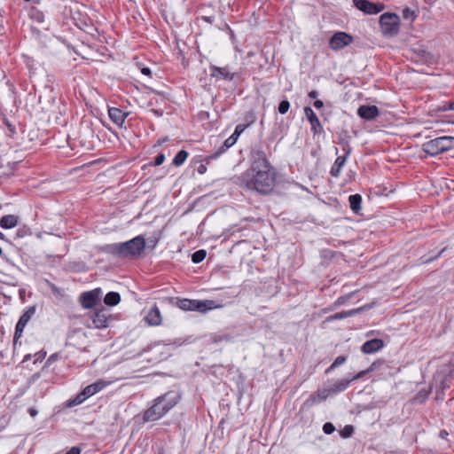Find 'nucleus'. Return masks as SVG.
Instances as JSON below:
<instances>
[{
	"mask_svg": "<svg viewBox=\"0 0 454 454\" xmlns=\"http://www.w3.org/2000/svg\"><path fill=\"white\" fill-rule=\"evenodd\" d=\"M250 160V167L233 177L234 184L244 190L261 195L270 194L276 185L277 171L262 147L252 149Z\"/></svg>",
	"mask_w": 454,
	"mask_h": 454,
	"instance_id": "1",
	"label": "nucleus"
},
{
	"mask_svg": "<svg viewBox=\"0 0 454 454\" xmlns=\"http://www.w3.org/2000/svg\"><path fill=\"white\" fill-rule=\"evenodd\" d=\"M145 249V239L138 235L126 242L109 244L102 251L119 258H136Z\"/></svg>",
	"mask_w": 454,
	"mask_h": 454,
	"instance_id": "2",
	"label": "nucleus"
},
{
	"mask_svg": "<svg viewBox=\"0 0 454 454\" xmlns=\"http://www.w3.org/2000/svg\"><path fill=\"white\" fill-rule=\"evenodd\" d=\"M180 398V394L174 390L157 397L154 404L145 411L144 421H155L160 419L177 404Z\"/></svg>",
	"mask_w": 454,
	"mask_h": 454,
	"instance_id": "3",
	"label": "nucleus"
},
{
	"mask_svg": "<svg viewBox=\"0 0 454 454\" xmlns=\"http://www.w3.org/2000/svg\"><path fill=\"white\" fill-rule=\"evenodd\" d=\"M454 148V137L443 136L430 139L422 145L423 152L429 156H436Z\"/></svg>",
	"mask_w": 454,
	"mask_h": 454,
	"instance_id": "4",
	"label": "nucleus"
},
{
	"mask_svg": "<svg viewBox=\"0 0 454 454\" xmlns=\"http://www.w3.org/2000/svg\"><path fill=\"white\" fill-rule=\"evenodd\" d=\"M400 18L393 12H385L380 17V26L385 37H394L400 31Z\"/></svg>",
	"mask_w": 454,
	"mask_h": 454,
	"instance_id": "5",
	"label": "nucleus"
},
{
	"mask_svg": "<svg viewBox=\"0 0 454 454\" xmlns=\"http://www.w3.org/2000/svg\"><path fill=\"white\" fill-rule=\"evenodd\" d=\"M177 306L183 310L199 311L202 313L221 307L220 305H215V301L212 300L200 301L190 299L179 300L177 301Z\"/></svg>",
	"mask_w": 454,
	"mask_h": 454,
	"instance_id": "6",
	"label": "nucleus"
},
{
	"mask_svg": "<svg viewBox=\"0 0 454 454\" xmlns=\"http://www.w3.org/2000/svg\"><path fill=\"white\" fill-rule=\"evenodd\" d=\"M106 382H105L102 380H99L85 387L79 394L76 395L74 398L68 400L67 406L73 407L82 403L89 397L94 395L95 394L102 390L104 387H106Z\"/></svg>",
	"mask_w": 454,
	"mask_h": 454,
	"instance_id": "7",
	"label": "nucleus"
},
{
	"mask_svg": "<svg viewBox=\"0 0 454 454\" xmlns=\"http://www.w3.org/2000/svg\"><path fill=\"white\" fill-rule=\"evenodd\" d=\"M353 41L351 35L342 31L335 32L329 40V47L333 51H340L351 44Z\"/></svg>",
	"mask_w": 454,
	"mask_h": 454,
	"instance_id": "8",
	"label": "nucleus"
},
{
	"mask_svg": "<svg viewBox=\"0 0 454 454\" xmlns=\"http://www.w3.org/2000/svg\"><path fill=\"white\" fill-rule=\"evenodd\" d=\"M354 6L365 14H377L385 9L384 4L372 3L369 0H353Z\"/></svg>",
	"mask_w": 454,
	"mask_h": 454,
	"instance_id": "9",
	"label": "nucleus"
},
{
	"mask_svg": "<svg viewBox=\"0 0 454 454\" xmlns=\"http://www.w3.org/2000/svg\"><path fill=\"white\" fill-rule=\"evenodd\" d=\"M109 318L110 315L108 311L106 309H100L91 313L90 316V323L88 324V326L98 329L106 328L108 325Z\"/></svg>",
	"mask_w": 454,
	"mask_h": 454,
	"instance_id": "10",
	"label": "nucleus"
},
{
	"mask_svg": "<svg viewBox=\"0 0 454 454\" xmlns=\"http://www.w3.org/2000/svg\"><path fill=\"white\" fill-rule=\"evenodd\" d=\"M35 310H36L35 306H30L20 316V317L15 326L14 340H17L19 338L21 337L25 326L29 322L31 317L35 315Z\"/></svg>",
	"mask_w": 454,
	"mask_h": 454,
	"instance_id": "11",
	"label": "nucleus"
},
{
	"mask_svg": "<svg viewBox=\"0 0 454 454\" xmlns=\"http://www.w3.org/2000/svg\"><path fill=\"white\" fill-rule=\"evenodd\" d=\"M100 298V290L95 289L89 292H84L81 294L80 301L82 305L86 309L94 307Z\"/></svg>",
	"mask_w": 454,
	"mask_h": 454,
	"instance_id": "12",
	"label": "nucleus"
},
{
	"mask_svg": "<svg viewBox=\"0 0 454 454\" xmlns=\"http://www.w3.org/2000/svg\"><path fill=\"white\" fill-rule=\"evenodd\" d=\"M304 114L311 125V131L314 135L321 134L324 129L317 114L309 106L304 107Z\"/></svg>",
	"mask_w": 454,
	"mask_h": 454,
	"instance_id": "13",
	"label": "nucleus"
},
{
	"mask_svg": "<svg viewBox=\"0 0 454 454\" xmlns=\"http://www.w3.org/2000/svg\"><path fill=\"white\" fill-rule=\"evenodd\" d=\"M380 114V110L376 106L363 105L357 109V115L364 120L372 121Z\"/></svg>",
	"mask_w": 454,
	"mask_h": 454,
	"instance_id": "14",
	"label": "nucleus"
},
{
	"mask_svg": "<svg viewBox=\"0 0 454 454\" xmlns=\"http://www.w3.org/2000/svg\"><path fill=\"white\" fill-rule=\"evenodd\" d=\"M329 395H331V390L327 388L318 390L309 395V397L305 401L304 406L312 407L313 405L326 400Z\"/></svg>",
	"mask_w": 454,
	"mask_h": 454,
	"instance_id": "15",
	"label": "nucleus"
},
{
	"mask_svg": "<svg viewBox=\"0 0 454 454\" xmlns=\"http://www.w3.org/2000/svg\"><path fill=\"white\" fill-rule=\"evenodd\" d=\"M211 70V77L215 78H222L223 80L227 81H232L235 76L237 75V73H231L229 68L227 67H219L215 66L210 67Z\"/></svg>",
	"mask_w": 454,
	"mask_h": 454,
	"instance_id": "16",
	"label": "nucleus"
},
{
	"mask_svg": "<svg viewBox=\"0 0 454 454\" xmlns=\"http://www.w3.org/2000/svg\"><path fill=\"white\" fill-rule=\"evenodd\" d=\"M145 322L151 326H158L161 324L162 318L157 305H153L145 317Z\"/></svg>",
	"mask_w": 454,
	"mask_h": 454,
	"instance_id": "17",
	"label": "nucleus"
},
{
	"mask_svg": "<svg viewBox=\"0 0 454 454\" xmlns=\"http://www.w3.org/2000/svg\"><path fill=\"white\" fill-rule=\"evenodd\" d=\"M384 347V341L380 339H372L365 341L361 347V351L364 354H373Z\"/></svg>",
	"mask_w": 454,
	"mask_h": 454,
	"instance_id": "18",
	"label": "nucleus"
},
{
	"mask_svg": "<svg viewBox=\"0 0 454 454\" xmlns=\"http://www.w3.org/2000/svg\"><path fill=\"white\" fill-rule=\"evenodd\" d=\"M128 114V113L123 112L121 109L117 107H110L108 109L110 120L119 127L123 125Z\"/></svg>",
	"mask_w": 454,
	"mask_h": 454,
	"instance_id": "19",
	"label": "nucleus"
},
{
	"mask_svg": "<svg viewBox=\"0 0 454 454\" xmlns=\"http://www.w3.org/2000/svg\"><path fill=\"white\" fill-rule=\"evenodd\" d=\"M362 310H363L362 308H358V309H350V310H348V311L338 312V313H335L333 315H331V316L327 317L325 321L331 322V321H334V320L344 319V318H347V317H353V316L356 315L357 313H359Z\"/></svg>",
	"mask_w": 454,
	"mask_h": 454,
	"instance_id": "20",
	"label": "nucleus"
},
{
	"mask_svg": "<svg viewBox=\"0 0 454 454\" xmlns=\"http://www.w3.org/2000/svg\"><path fill=\"white\" fill-rule=\"evenodd\" d=\"M20 223V218L16 215H6L0 219V227H15Z\"/></svg>",
	"mask_w": 454,
	"mask_h": 454,
	"instance_id": "21",
	"label": "nucleus"
},
{
	"mask_svg": "<svg viewBox=\"0 0 454 454\" xmlns=\"http://www.w3.org/2000/svg\"><path fill=\"white\" fill-rule=\"evenodd\" d=\"M346 160V156L337 157L330 170V174L332 176L338 177L340 176V170L342 167L345 165Z\"/></svg>",
	"mask_w": 454,
	"mask_h": 454,
	"instance_id": "22",
	"label": "nucleus"
},
{
	"mask_svg": "<svg viewBox=\"0 0 454 454\" xmlns=\"http://www.w3.org/2000/svg\"><path fill=\"white\" fill-rule=\"evenodd\" d=\"M350 382H351L350 379H342V380H340L337 382H335L328 389L331 390V395H334V394L344 391L348 387Z\"/></svg>",
	"mask_w": 454,
	"mask_h": 454,
	"instance_id": "23",
	"label": "nucleus"
},
{
	"mask_svg": "<svg viewBox=\"0 0 454 454\" xmlns=\"http://www.w3.org/2000/svg\"><path fill=\"white\" fill-rule=\"evenodd\" d=\"M348 202H349L350 209L355 213H358V211L361 209V203H362L361 195L358 193L350 195L348 197Z\"/></svg>",
	"mask_w": 454,
	"mask_h": 454,
	"instance_id": "24",
	"label": "nucleus"
},
{
	"mask_svg": "<svg viewBox=\"0 0 454 454\" xmlns=\"http://www.w3.org/2000/svg\"><path fill=\"white\" fill-rule=\"evenodd\" d=\"M121 301V295L117 292H109L104 298V302L108 306H115Z\"/></svg>",
	"mask_w": 454,
	"mask_h": 454,
	"instance_id": "25",
	"label": "nucleus"
},
{
	"mask_svg": "<svg viewBox=\"0 0 454 454\" xmlns=\"http://www.w3.org/2000/svg\"><path fill=\"white\" fill-rule=\"evenodd\" d=\"M189 153L185 150L179 151L172 160V164L176 167H179L184 163L188 157Z\"/></svg>",
	"mask_w": 454,
	"mask_h": 454,
	"instance_id": "26",
	"label": "nucleus"
},
{
	"mask_svg": "<svg viewBox=\"0 0 454 454\" xmlns=\"http://www.w3.org/2000/svg\"><path fill=\"white\" fill-rule=\"evenodd\" d=\"M207 256V252L204 249H200L192 254V262L193 263L201 262Z\"/></svg>",
	"mask_w": 454,
	"mask_h": 454,
	"instance_id": "27",
	"label": "nucleus"
},
{
	"mask_svg": "<svg viewBox=\"0 0 454 454\" xmlns=\"http://www.w3.org/2000/svg\"><path fill=\"white\" fill-rule=\"evenodd\" d=\"M403 17L404 20L414 21L418 17V12L410 8H405L403 11Z\"/></svg>",
	"mask_w": 454,
	"mask_h": 454,
	"instance_id": "28",
	"label": "nucleus"
},
{
	"mask_svg": "<svg viewBox=\"0 0 454 454\" xmlns=\"http://www.w3.org/2000/svg\"><path fill=\"white\" fill-rule=\"evenodd\" d=\"M228 149L223 147V145H222L214 153L210 154L207 157L206 161L207 163H209L211 160L217 159L221 154L225 153Z\"/></svg>",
	"mask_w": 454,
	"mask_h": 454,
	"instance_id": "29",
	"label": "nucleus"
},
{
	"mask_svg": "<svg viewBox=\"0 0 454 454\" xmlns=\"http://www.w3.org/2000/svg\"><path fill=\"white\" fill-rule=\"evenodd\" d=\"M347 360V357L345 356H339L335 358L333 363L330 365V367L326 370V372L333 370L334 368L343 364Z\"/></svg>",
	"mask_w": 454,
	"mask_h": 454,
	"instance_id": "30",
	"label": "nucleus"
},
{
	"mask_svg": "<svg viewBox=\"0 0 454 454\" xmlns=\"http://www.w3.org/2000/svg\"><path fill=\"white\" fill-rule=\"evenodd\" d=\"M290 108V102L286 98L280 101L278 104V111L281 114H285L288 112Z\"/></svg>",
	"mask_w": 454,
	"mask_h": 454,
	"instance_id": "31",
	"label": "nucleus"
},
{
	"mask_svg": "<svg viewBox=\"0 0 454 454\" xmlns=\"http://www.w3.org/2000/svg\"><path fill=\"white\" fill-rule=\"evenodd\" d=\"M159 239H160L159 236L158 237L153 236V237L148 238L145 240V248H148L151 250L154 249V247H156V245L159 242Z\"/></svg>",
	"mask_w": 454,
	"mask_h": 454,
	"instance_id": "32",
	"label": "nucleus"
},
{
	"mask_svg": "<svg viewBox=\"0 0 454 454\" xmlns=\"http://www.w3.org/2000/svg\"><path fill=\"white\" fill-rule=\"evenodd\" d=\"M429 393L426 390H420L415 396H414V402L422 403H424Z\"/></svg>",
	"mask_w": 454,
	"mask_h": 454,
	"instance_id": "33",
	"label": "nucleus"
},
{
	"mask_svg": "<svg viewBox=\"0 0 454 454\" xmlns=\"http://www.w3.org/2000/svg\"><path fill=\"white\" fill-rule=\"evenodd\" d=\"M354 433V427L351 425H347L344 427V428L340 431V435L343 438H348L350 437Z\"/></svg>",
	"mask_w": 454,
	"mask_h": 454,
	"instance_id": "34",
	"label": "nucleus"
},
{
	"mask_svg": "<svg viewBox=\"0 0 454 454\" xmlns=\"http://www.w3.org/2000/svg\"><path fill=\"white\" fill-rule=\"evenodd\" d=\"M374 367H375V363H373L368 370L361 371V372H359L356 375H355V376H353L352 378H350L351 381H352V380H358V379H360V378L364 377V375H366L369 372L373 371V370H374Z\"/></svg>",
	"mask_w": 454,
	"mask_h": 454,
	"instance_id": "35",
	"label": "nucleus"
},
{
	"mask_svg": "<svg viewBox=\"0 0 454 454\" xmlns=\"http://www.w3.org/2000/svg\"><path fill=\"white\" fill-rule=\"evenodd\" d=\"M165 154L164 153H159L155 158L154 161L149 163L150 166H160L164 160H165Z\"/></svg>",
	"mask_w": 454,
	"mask_h": 454,
	"instance_id": "36",
	"label": "nucleus"
},
{
	"mask_svg": "<svg viewBox=\"0 0 454 454\" xmlns=\"http://www.w3.org/2000/svg\"><path fill=\"white\" fill-rule=\"evenodd\" d=\"M3 122L10 132L11 136H13L16 133L15 126L11 123V121L7 118L3 119Z\"/></svg>",
	"mask_w": 454,
	"mask_h": 454,
	"instance_id": "37",
	"label": "nucleus"
},
{
	"mask_svg": "<svg viewBox=\"0 0 454 454\" xmlns=\"http://www.w3.org/2000/svg\"><path fill=\"white\" fill-rule=\"evenodd\" d=\"M335 427L331 422H326L323 426V431L325 434H331L334 432Z\"/></svg>",
	"mask_w": 454,
	"mask_h": 454,
	"instance_id": "38",
	"label": "nucleus"
},
{
	"mask_svg": "<svg viewBox=\"0 0 454 454\" xmlns=\"http://www.w3.org/2000/svg\"><path fill=\"white\" fill-rule=\"evenodd\" d=\"M446 250V248H443L436 255L434 256H432L430 258H427V259H424L423 257L421 258L422 259V262L423 263H429L433 261H434L435 259H437L438 257H440L443 253L444 251Z\"/></svg>",
	"mask_w": 454,
	"mask_h": 454,
	"instance_id": "39",
	"label": "nucleus"
},
{
	"mask_svg": "<svg viewBox=\"0 0 454 454\" xmlns=\"http://www.w3.org/2000/svg\"><path fill=\"white\" fill-rule=\"evenodd\" d=\"M245 129H246V125L239 124L236 126L233 133L236 137H239V135L244 131Z\"/></svg>",
	"mask_w": 454,
	"mask_h": 454,
	"instance_id": "40",
	"label": "nucleus"
},
{
	"mask_svg": "<svg viewBox=\"0 0 454 454\" xmlns=\"http://www.w3.org/2000/svg\"><path fill=\"white\" fill-rule=\"evenodd\" d=\"M46 356V352L44 351H39L37 353H35L34 355V356L35 357V362H37V361H42Z\"/></svg>",
	"mask_w": 454,
	"mask_h": 454,
	"instance_id": "41",
	"label": "nucleus"
},
{
	"mask_svg": "<svg viewBox=\"0 0 454 454\" xmlns=\"http://www.w3.org/2000/svg\"><path fill=\"white\" fill-rule=\"evenodd\" d=\"M349 299V296H340L339 297L336 301H335V304L336 305H342L344 304Z\"/></svg>",
	"mask_w": 454,
	"mask_h": 454,
	"instance_id": "42",
	"label": "nucleus"
},
{
	"mask_svg": "<svg viewBox=\"0 0 454 454\" xmlns=\"http://www.w3.org/2000/svg\"><path fill=\"white\" fill-rule=\"evenodd\" d=\"M81 448L78 446L72 447L66 454H81Z\"/></svg>",
	"mask_w": 454,
	"mask_h": 454,
	"instance_id": "43",
	"label": "nucleus"
},
{
	"mask_svg": "<svg viewBox=\"0 0 454 454\" xmlns=\"http://www.w3.org/2000/svg\"><path fill=\"white\" fill-rule=\"evenodd\" d=\"M448 104H449V102H444L442 105H441L437 107V111L438 112H445V111L450 110V108H448Z\"/></svg>",
	"mask_w": 454,
	"mask_h": 454,
	"instance_id": "44",
	"label": "nucleus"
},
{
	"mask_svg": "<svg viewBox=\"0 0 454 454\" xmlns=\"http://www.w3.org/2000/svg\"><path fill=\"white\" fill-rule=\"evenodd\" d=\"M58 356H59V355L57 353L52 354L51 356H50L49 358L47 359L46 364L49 365L51 363H53L54 361H56Z\"/></svg>",
	"mask_w": 454,
	"mask_h": 454,
	"instance_id": "45",
	"label": "nucleus"
},
{
	"mask_svg": "<svg viewBox=\"0 0 454 454\" xmlns=\"http://www.w3.org/2000/svg\"><path fill=\"white\" fill-rule=\"evenodd\" d=\"M197 171L199 174L200 175H203L206 173L207 171V166L205 164H200L198 168H197Z\"/></svg>",
	"mask_w": 454,
	"mask_h": 454,
	"instance_id": "46",
	"label": "nucleus"
},
{
	"mask_svg": "<svg viewBox=\"0 0 454 454\" xmlns=\"http://www.w3.org/2000/svg\"><path fill=\"white\" fill-rule=\"evenodd\" d=\"M223 147L229 149L230 147H231L234 144L232 143V141L230 139V137H228L227 139H225V141L223 143Z\"/></svg>",
	"mask_w": 454,
	"mask_h": 454,
	"instance_id": "47",
	"label": "nucleus"
},
{
	"mask_svg": "<svg viewBox=\"0 0 454 454\" xmlns=\"http://www.w3.org/2000/svg\"><path fill=\"white\" fill-rule=\"evenodd\" d=\"M343 151H344L343 156H346V159H347L351 153V148L348 144H346V146L343 147Z\"/></svg>",
	"mask_w": 454,
	"mask_h": 454,
	"instance_id": "48",
	"label": "nucleus"
},
{
	"mask_svg": "<svg viewBox=\"0 0 454 454\" xmlns=\"http://www.w3.org/2000/svg\"><path fill=\"white\" fill-rule=\"evenodd\" d=\"M314 106L317 108V109H320L324 106V103L322 100L320 99H317L314 101Z\"/></svg>",
	"mask_w": 454,
	"mask_h": 454,
	"instance_id": "49",
	"label": "nucleus"
},
{
	"mask_svg": "<svg viewBox=\"0 0 454 454\" xmlns=\"http://www.w3.org/2000/svg\"><path fill=\"white\" fill-rule=\"evenodd\" d=\"M27 411H28L29 415L33 418H35L38 413L37 410L34 407H30Z\"/></svg>",
	"mask_w": 454,
	"mask_h": 454,
	"instance_id": "50",
	"label": "nucleus"
},
{
	"mask_svg": "<svg viewBox=\"0 0 454 454\" xmlns=\"http://www.w3.org/2000/svg\"><path fill=\"white\" fill-rule=\"evenodd\" d=\"M449 435V433L446 430H441L439 433V436L442 439H447V436Z\"/></svg>",
	"mask_w": 454,
	"mask_h": 454,
	"instance_id": "51",
	"label": "nucleus"
},
{
	"mask_svg": "<svg viewBox=\"0 0 454 454\" xmlns=\"http://www.w3.org/2000/svg\"><path fill=\"white\" fill-rule=\"evenodd\" d=\"M202 20H205L207 23H213L214 17H211V16H202Z\"/></svg>",
	"mask_w": 454,
	"mask_h": 454,
	"instance_id": "52",
	"label": "nucleus"
},
{
	"mask_svg": "<svg viewBox=\"0 0 454 454\" xmlns=\"http://www.w3.org/2000/svg\"><path fill=\"white\" fill-rule=\"evenodd\" d=\"M50 288L51 289L53 294H59V288L54 284L49 285Z\"/></svg>",
	"mask_w": 454,
	"mask_h": 454,
	"instance_id": "53",
	"label": "nucleus"
},
{
	"mask_svg": "<svg viewBox=\"0 0 454 454\" xmlns=\"http://www.w3.org/2000/svg\"><path fill=\"white\" fill-rule=\"evenodd\" d=\"M317 96H318V93L316 90H311L310 92H309V97L310 98H317Z\"/></svg>",
	"mask_w": 454,
	"mask_h": 454,
	"instance_id": "54",
	"label": "nucleus"
},
{
	"mask_svg": "<svg viewBox=\"0 0 454 454\" xmlns=\"http://www.w3.org/2000/svg\"><path fill=\"white\" fill-rule=\"evenodd\" d=\"M35 15H36V16H35V19H36L38 21L42 22V21L43 20V14L42 12H38Z\"/></svg>",
	"mask_w": 454,
	"mask_h": 454,
	"instance_id": "55",
	"label": "nucleus"
},
{
	"mask_svg": "<svg viewBox=\"0 0 454 454\" xmlns=\"http://www.w3.org/2000/svg\"><path fill=\"white\" fill-rule=\"evenodd\" d=\"M141 72H142V74H144L145 75H150L151 74V70L148 67L142 68Z\"/></svg>",
	"mask_w": 454,
	"mask_h": 454,
	"instance_id": "56",
	"label": "nucleus"
},
{
	"mask_svg": "<svg viewBox=\"0 0 454 454\" xmlns=\"http://www.w3.org/2000/svg\"><path fill=\"white\" fill-rule=\"evenodd\" d=\"M230 137V139L232 141V143H233V144H235V143L237 142V139H238V137H236V136L234 135V133H233V134H232L231 137Z\"/></svg>",
	"mask_w": 454,
	"mask_h": 454,
	"instance_id": "57",
	"label": "nucleus"
},
{
	"mask_svg": "<svg viewBox=\"0 0 454 454\" xmlns=\"http://www.w3.org/2000/svg\"><path fill=\"white\" fill-rule=\"evenodd\" d=\"M31 358H32V355H31V354H27V355H26V356H24V358H23V361H22V362H23V363H24V362H27V361L30 360Z\"/></svg>",
	"mask_w": 454,
	"mask_h": 454,
	"instance_id": "58",
	"label": "nucleus"
},
{
	"mask_svg": "<svg viewBox=\"0 0 454 454\" xmlns=\"http://www.w3.org/2000/svg\"><path fill=\"white\" fill-rule=\"evenodd\" d=\"M168 139V137H163L158 140V145H161L162 143L167 142Z\"/></svg>",
	"mask_w": 454,
	"mask_h": 454,
	"instance_id": "59",
	"label": "nucleus"
},
{
	"mask_svg": "<svg viewBox=\"0 0 454 454\" xmlns=\"http://www.w3.org/2000/svg\"><path fill=\"white\" fill-rule=\"evenodd\" d=\"M448 108L451 109L454 111V100L453 101H450L449 102L448 104Z\"/></svg>",
	"mask_w": 454,
	"mask_h": 454,
	"instance_id": "60",
	"label": "nucleus"
},
{
	"mask_svg": "<svg viewBox=\"0 0 454 454\" xmlns=\"http://www.w3.org/2000/svg\"><path fill=\"white\" fill-rule=\"evenodd\" d=\"M156 454H165V452L163 450H160Z\"/></svg>",
	"mask_w": 454,
	"mask_h": 454,
	"instance_id": "61",
	"label": "nucleus"
},
{
	"mask_svg": "<svg viewBox=\"0 0 454 454\" xmlns=\"http://www.w3.org/2000/svg\"><path fill=\"white\" fill-rule=\"evenodd\" d=\"M4 254L3 249L0 247V256Z\"/></svg>",
	"mask_w": 454,
	"mask_h": 454,
	"instance_id": "62",
	"label": "nucleus"
},
{
	"mask_svg": "<svg viewBox=\"0 0 454 454\" xmlns=\"http://www.w3.org/2000/svg\"><path fill=\"white\" fill-rule=\"evenodd\" d=\"M0 239H4V234L0 231Z\"/></svg>",
	"mask_w": 454,
	"mask_h": 454,
	"instance_id": "63",
	"label": "nucleus"
},
{
	"mask_svg": "<svg viewBox=\"0 0 454 454\" xmlns=\"http://www.w3.org/2000/svg\"><path fill=\"white\" fill-rule=\"evenodd\" d=\"M34 378H37L38 377V374H34L33 376Z\"/></svg>",
	"mask_w": 454,
	"mask_h": 454,
	"instance_id": "64",
	"label": "nucleus"
}]
</instances>
